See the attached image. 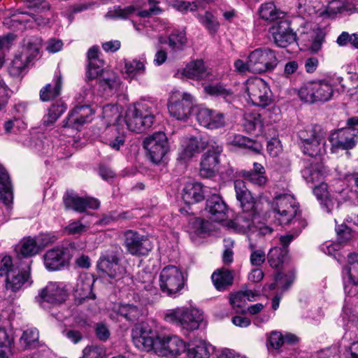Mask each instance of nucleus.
I'll return each instance as SVG.
<instances>
[{"label":"nucleus","mask_w":358,"mask_h":358,"mask_svg":"<svg viewBox=\"0 0 358 358\" xmlns=\"http://www.w3.org/2000/svg\"><path fill=\"white\" fill-rule=\"evenodd\" d=\"M95 79L104 91L116 90L120 84L118 76L114 71L108 69L102 71Z\"/></svg>","instance_id":"nucleus-31"},{"label":"nucleus","mask_w":358,"mask_h":358,"mask_svg":"<svg viewBox=\"0 0 358 358\" xmlns=\"http://www.w3.org/2000/svg\"><path fill=\"white\" fill-rule=\"evenodd\" d=\"M194 105V96L187 92L173 95L169 99L168 109L170 115L178 120H186L191 115Z\"/></svg>","instance_id":"nucleus-13"},{"label":"nucleus","mask_w":358,"mask_h":358,"mask_svg":"<svg viewBox=\"0 0 358 358\" xmlns=\"http://www.w3.org/2000/svg\"><path fill=\"white\" fill-rule=\"evenodd\" d=\"M125 142V134L123 131L115 129L112 131L110 136L106 139V143L113 149L119 150Z\"/></svg>","instance_id":"nucleus-55"},{"label":"nucleus","mask_w":358,"mask_h":358,"mask_svg":"<svg viewBox=\"0 0 358 358\" xmlns=\"http://www.w3.org/2000/svg\"><path fill=\"white\" fill-rule=\"evenodd\" d=\"M288 250L280 247L272 248L267 255V259L270 266L273 268H278L286 260Z\"/></svg>","instance_id":"nucleus-46"},{"label":"nucleus","mask_w":358,"mask_h":358,"mask_svg":"<svg viewBox=\"0 0 358 358\" xmlns=\"http://www.w3.org/2000/svg\"><path fill=\"white\" fill-rule=\"evenodd\" d=\"M329 141L332 152H337L340 150H352L358 143V129L356 128L337 129L330 134Z\"/></svg>","instance_id":"nucleus-12"},{"label":"nucleus","mask_w":358,"mask_h":358,"mask_svg":"<svg viewBox=\"0 0 358 358\" xmlns=\"http://www.w3.org/2000/svg\"><path fill=\"white\" fill-rule=\"evenodd\" d=\"M186 43V34L182 31H175L169 37V45L173 51L183 50Z\"/></svg>","instance_id":"nucleus-49"},{"label":"nucleus","mask_w":358,"mask_h":358,"mask_svg":"<svg viewBox=\"0 0 358 358\" xmlns=\"http://www.w3.org/2000/svg\"><path fill=\"white\" fill-rule=\"evenodd\" d=\"M337 240L340 243H345L351 240L354 236L353 231L346 224H342L336 227Z\"/></svg>","instance_id":"nucleus-60"},{"label":"nucleus","mask_w":358,"mask_h":358,"mask_svg":"<svg viewBox=\"0 0 358 358\" xmlns=\"http://www.w3.org/2000/svg\"><path fill=\"white\" fill-rule=\"evenodd\" d=\"M164 319L184 329L194 331L199 328L203 317L196 309L180 307L169 310L164 315Z\"/></svg>","instance_id":"nucleus-7"},{"label":"nucleus","mask_w":358,"mask_h":358,"mask_svg":"<svg viewBox=\"0 0 358 358\" xmlns=\"http://www.w3.org/2000/svg\"><path fill=\"white\" fill-rule=\"evenodd\" d=\"M334 89L329 80H318L305 83L299 90V96L304 102L314 103L329 101Z\"/></svg>","instance_id":"nucleus-4"},{"label":"nucleus","mask_w":358,"mask_h":358,"mask_svg":"<svg viewBox=\"0 0 358 358\" xmlns=\"http://www.w3.org/2000/svg\"><path fill=\"white\" fill-rule=\"evenodd\" d=\"M196 120L200 125L210 129H220L226 124L223 113L206 108L198 109Z\"/></svg>","instance_id":"nucleus-17"},{"label":"nucleus","mask_w":358,"mask_h":358,"mask_svg":"<svg viewBox=\"0 0 358 358\" xmlns=\"http://www.w3.org/2000/svg\"><path fill=\"white\" fill-rule=\"evenodd\" d=\"M265 173H259L257 172H245L243 176L245 180L258 186H262L266 182Z\"/></svg>","instance_id":"nucleus-64"},{"label":"nucleus","mask_w":358,"mask_h":358,"mask_svg":"<svg viewBox=\"0 0 358 358\" xmlns=\"http://www.w3.org/2000/svg\"><path fill=\"white\" fill-rule=\"evenodd\" d=\"M211 279L217 289L224 290L227 286L232 285L234 276L231 271L221 269L215 271Z\"/></svg>","instance_id":"nucleus-40"},{"label":"nucleus","mask_w":358,"mask_h":358,"mask_svg":"<svg viewBox=\"0 0 358 358\" xmlns=\"http://www.w3.org/2000/svg\"><path fill=\"white\" fill-rule=\"evenodd\" d=\"M64 203L66 209H73L77 212H83L87 208L97 209L99 201L94 198H81L73 193H67L64 196Z\"/></svg>","instance_id":"nucleus-22"},{"label":"nucleus","mask_w":358,"mask_h":358,"mask_svg":"<svg viewBox=\"0 0 358 358\" xmlns=\"http://www.w3.org/2000/svg\"><path fill=\"white\" fill-rule=\"evenodd\" d=\"M203 87L206 94L212 96L222 98L227 103H231L235 99L233 91L221 83L203 84Z\"/></svg>","instance_id":"nucleus-27"},{"label":"nucleus","mask_w":358,"mask_h":358,"mask_svg":"<svg viewBox=\"0 0 358 358\" xmlns=\"http://www.w3.org/2000/svg\"><path fill=\"white\" fill-rule=\"evenodd\" d=\"M272 208L275 213V217L280 225L293 223L299 231L306 226V221L301 217V213L292 196L283 194L275 196Z\"/></svg>","instance_id":"nucleus-2"},{"label":"nucleus","mask_w":358,"mask_h":358,"mask_svg":"<svg viewBox=\"0 0 358 358\" xmlns=\"http://www.w3.org/2000/svg\"><path fill=\"white\" fill-rule=\"evenodd\" d=\"M44 264L49 271H56L64 267L70 259L69 250L63 247H57L48 250L43 256Z\"/></svg>","instance_id":"nucleus-18"},{"label":"nucleus","mask_w":358,"mask_h":358,"mask_svg":"<svg viewBox=\"0 0 358 358\" xmlns=\"http://www.w3.org/2000/svg\"><path fill=\"white\" fill-rule=\"evenodd\" d=\"M67 297V292L64 287L57 282H50L42 289L39 294V302H47L56 305L64 302Z\"/></svg>","instance_id":"nucleus-20"},{"label":"nucleus","mask_w":358,"mask_h":358,"mask_svg":"<svg viewBox=\"0 0 358 358\" xmlns=\"http://www.w3.org/2000/svg\"><path fill=\"white\" fill-rule=\"evenodd\" d=\"M228 143L241 148H248L255 153L259 154L262 150L261 143L254 141L243 135L235 134L229 137Z\"/></svg>","instance_id":"nucleus-32"},{"label":"nucleus","mask_w":358,"mask_h":358,"mask_svg":"<svg viewBox=\"0 0 358 358\" xmlns=\"http://www.w3.org/2000/svg\"><path fill=\"white\" fill-rule=\"evenodd\" d=\"M245 131L249 133L253 132L257 129L261 130L262 122L259 114H248L245 117L243 123Z\"/></svg>","instance_id":"nucleus-54"},{"label":"nucleus","mask_w":358,"mask_h":358,"mask_svg":"<svg viewBox=\"0 0 358 358\" xmlns=\"http://www.w3.org/2000/svg\"><path fill=\"white\" fill-rule=\"evenodd\" d=\"M103 61L100 59L89 62L87 71V78L90 80L95 79L102 71L106 70L103 69Z\"/></svg>","instance_id":"nucleus-59"},{"label":"nucleus","mask_w":358,"mask_h":358,"mask_svg":"<svg viewBox=\"0 0 358 358\" xmlns=\"http://www.w3.org/2000/svg\"><path fill=\"white\" fill-rule=\"evenodd\" d=\"M219 163V157L216 155H211L209 153H205L203 155L201 164L199 174L203 178H210L214 176L215 168Z\"/></svg>","instance_id":"nucleus-39"},{"label":"nucleus","mask_w":358,"mask_h":358,"mask_svg":"<svg viewBox=\"0 0 358 358\" xmlns=\"http://www.w3.org/2000/svg\"><path fill=\"white\" fill-rule=\"evenodd\" d=\"M29 64L23 56L16 55L8 67V73L13 78H22Z\"/></svg>","instance_id":"nucleus-41"},{"label":"nucleus","mask_w":358,"mask_h":358,"mask_svg":"<svg viewBox=\"0 0 358 358\" xmlns=\"http://www.w3.org/2000/svg\"><path fill=\"white\" fill-rule=\"evenodd\" d=\"M53 84H47L40 90V99L43 101H49L60 94L62 88V76L56 75Z\"/></svg>","instance_id":"nucleus-34"},{"label":"nucleus","mask_w":358,"mask_h":358,"mask_svg":"<svg viewBox=\"0 0 358 358\" xmlns=\"http://www.w3.org/2000/svg\"><path fill=\"white\" fill-rule=\"evenodd\" d=\"M103 115L108 124L113 125L119 124L121 117L118 107L115 105L110 104L103 108Z\"/></svg>","instance_id":"nucleus-53"},{"label":"nucleus","mask_w":358,"mask_h":358,"mask_svg":"<svg viewBox=\"0 0 358 358\" xmlns=\"http://www.w3.org/2000/svg\"><path fill=\"white\" fill-rule=\"evenodd\" d=\"M318 4L317 0H301L299 5V13L308 15H314L317 13Z\"/></svg>","instance_id":"nucleus-61"},{"label":"nucleus","mask_w":358,"mask_h":358,"mask_svg":"<svg viewBox=\"0 0 358 358\" xmlns=\"http://www.w3.org/2000/svg\"><path fill=\"white\" fill-rule=\"evenodd\" d=\"M247 294V293L244 294L243 291L231 294L230 297V303L233 308H237V310H239L240 309L242 311V308L245 306L248 301L246 299Z\"/></svg>","instance_id":"nucleus-62"},{"label":"nucleus","mask_w":358,"mask_h":358,"mask_svg":"<svg viewBox=\"0 0 358 358\" xmlns=\"http://www.w3.org/2000/svg\"><path fill=\"white\" fill-rule=\"evenodd\" d=\"M12 338L3 328H0V358H6L10 352Z\"/></svg>","instance_id":"nucleus-57"},{"label":"nucleus","mask_w":358,"mask_h":358,"mask_svg":"<svg viewBox=\"0 0 358 358\" xmlns=\"http://www.w3.org/2000/svg\"><path fill=\"white\" fill-rule=\"evenodd\" d=\"M319 133H325L320 126H315L301 129L298 133V136L306 145L317 137Z\"/></svg>","instance_id":"nucleus-52"},{"label":"nucleus","mask_w":358,"mask_h":358,"mask_svg":"<svg viewBox=\"0 0 358 358\" xmlns=\"http://www.w3.org/2000/svg\"><path fill=\"white\" fill-rule=\"evenodd\" d=\"M155 113L156 108L148 101H140L130 106L125 115L128 129L136 133L145 131L153 124Z\"/></svg>","instance_id":"nucleus-3"},{"label":"nucleus","mask_w":358,"mask_h":358,"mask_svg":"<svg viewBox=\"0 0 358 358\" xmlns=\"http://www.w3.org/2000/svg\"><path fill=\"white\" fill-rule=\"evenodd\" d=\"M136 9L133 6H129L122 8L120 6L115 7L113 10L107 13V16L112 18L127 19L135 12Z\"/></svg>","instance_id":"nucleus-58"},{"label":"nucleus","mask_w":358,"mask_h":358,"mask_svg":"<svg viewBox=\"0 0 358 358\" xmlns=\"http://www.w3.org/2000/svg\"><path fill=\"white\" fill-rule=\"evenodd\" d=\"M236 197L243 211L250 212V215L257 214V207L254 197L242 180L234 181Z\"/></svg>","instance_id":"nucleus-19"},{"label":"nucleus","mask_w":358,"mask_h":358,"mask_svg":"<svg viewBox=\"0 0 358 358\" xmlns=\"http://www.w3.org/2000/svg\"><path fill=\"white\" fill-rule=\"evenodd\" d=\"M199 21L210 34H215L220 26L216 17L209 12L199 16Z\"/></svg>","instance_id":"nucleus-56"},{"label":"nucleus","mask_w":358,"mask_h":358,"mask_svg":"<svg viewBox=\"0 0 358 358\" xmlns=\"http://www.w3.org/2000/svg\"><path fill=\"white\" fill-rule=\"evenodd\" d=\"M134 345L140 350H153L158 356H178L187 350L186 344L177 336L159 335L155 336L150 330L142 328L132 331Z\"/></svg>","instance_id":"nucleus-1"},{"label":"nucleus","mask_w":358,"mask_h":358,"mask_svg":"<svg viewBox=\"0 0 358 358\" xmlns=\"http://www.w3.org/2000/svg\"><path fill=\"white\" fill-rule=\"evenodd\" d=\"M95 280L87 275H81L78 279L73 288L76 301L82 303L86 299H94L96 296L92 292V287Z\"/></svg>","instance_id":"nucleus-21"},{"label":"nucleus","mask_w":358,"mask_h":358,"mask_svg":"<svg viewBox=\"0 0 358 358\" xmlns=\"http://www.w3.org/2000/svg\"><path fill=\"white\" fill-rule=\"evenodd\" d=\"M206 210L210 215V219L215 222H222L227 217L228 208L222 198L213 194L206 201Z\"/></svg>","instance_id":"nucleus-23"},{"label":"nucleus","mask_w":358,"mask_h":358,"mask_svg":"<svg viewBox=\"0 0 358 358\" xmlns=\"http://www.w3.org/2000/svg\"><path fill=\"white\" fill-rule=\"evenodd\" d=\"M250 212L243 211L241 214L238 215L234 220H231L228 226L234 229L236 231L241 234H245L251 231L253 227V220L257 215H250Z\"/></svg>","instance_id":"nucleus-26"},{"label":"nucleus","mask_w":358,"mask_h":358,"mask_svg":"<svg viewBox=\"0 0 358 358\" xmlns=\"http://www.w3.org/2000/svg\"><path fill=\"white\" fill-rule=\"evenodd\" d=\"M66 110V105L63 101L59 100L54 103L49 108L48 113L43 116L42 120L43 126L47 127L52 126Z\"/></svg>","instance_id":"nucleus-37"},{"label":"nucleus","mask_w":358,"mask_h":358,"mask_svg":"<svg viewBox=\"0 0 358 358\" xmlns=\"http://www.w3.org/2000/svg\"><path fill=\"white\" fill-rule=\"evenodd\" d=\"M182 74L187 78L192 80L209 79L210 72L204 65L202 60H196L189 63L183 69Z\"/></svg>","instance_id":"nucleus-24"},{"label":"nucleus","mask_w":358,"mask_h":358,"mask_svg":"<svg viewBox=\"0 0 358 358\" xmlns=\"http://www.w3.org/2000/svg\"><path fill=\"white\" fill-rule=\"evenodd\" d=\"M278 59L275 51L270 48H257L248 56L250 72L262 73L272 71L277 66Z\"/></svg>","instance_id":"nucleus-8"},{"label":"nucleus","mask_w":358,"mask_h":358,"mask_svg":"<svg viewBox=\"0 0 358 358\" xmlns=\"http://www.w3.org/2000/svg\"><path fill=\"white\" fill-rule=\"evenodd\" d=\"M124 245L129 253L141 256L148 254L150 248L146 246L147 238L134 230H127L124 234Z\"/></svg>","instance_id":"nucleus-16"},{"label":"nucleus","mask_w":358,"mask_h":358,"mask_svg":"<svg viewBox=\"0 0 358 358\" xmlns=\"http://www.w3.org/2000/svg\"><path fill=\"white\" fill-rule=\"evenodd\" d=\"M269 38L279 48H286L296 41V34L289 21L280 20L268 30Z\"/></svg>","instance_id":"nucleus-14"},{"label":"nucleus","mask_w":358,"mask_h":358,"mask_svg":"<svg viewBox=\"0 0 358 358\" xmlns=\"http://www.w3.org/2000/svg\"><path fill=\"white\" fill-rule=\"evenodd\" d=\"M302 177L307 183L315 185L322 181L324 176V167L319 164H310L301 171Z\"/></svg>","instance_id":"nucleus-33"},{"label":"nucleus","mask_w":358,"mask_h":358,"mask_svg":"<svg viewBox=\"0 0 358 358\" xmlns=\"http://www.w3.org/2000/svg\"><path fill=\"white\" fill-rule=\"evenodd\" d=\"M29 266L27 268L15 267L11 257L5 256L2 258L0 264V276L6 277V287L12 292H16L29 280Z\"/></svg>","instance_id":"nucleus-5"},{"label":"nucleus","mask_w":358,"mask_h":358,"mask_svg":"<svg viewBox=\"0 0 358 358\" xmlns=\"http://www.w3.org/2000/svg\"><path fill=\"white\" fill-rule=\"evenodd\" d=\"M325 133H319L317 137L306 145H303V152L312 157L324 155L326 153Z\"/></svg>","instance_id":"nucleus-29"},{"label":"nucleus","mask_w":358,"mask_h":358,"mask_svg":"<svg viewBox=\"0 0 358 358\" xmlns=\"http://www.w3.org/2000/svg\"><path fill=\"white\" fill-rule=\"evenodd\" d=\"M143 145L148 152V155L154 164L160 163L169 150L168 138L164 132L154 133L147 137Z\"/></svg>","instance_id":"nucleus-11"},{"label":"nucleus","mask_w":358,"mask_h":358,"mask_svg":"<svg viewBox=\"0 0 358 358\" xmlns=\"http://www.w3.org/2000/svg\"><path fill=\"white\" fill-rule=\"evenodd\" d=\"M41 47V39L38 37H31L27 41L23 52L20 55L30 63L38 54Z\"/></svg>","instance_id":"nucleus-44"},{"label":"nucleus","mask_w":358,"mask_h":358,"mask_svg":"<svg viewBox=\"0 0 358 358\" xmlns=\"http://www.w3.org/2000/svg\"><path fill=\"white\" fill-rule=\"evenodd\" d=\"M185 285L182 272L176 266H165L159 275V287L161 291L171 297H176Z\"/></svg>","instance_id":"nucleus-6"},{"label":"nucleus","mask_w":358,"mask_h":358,"mask_svg":"<svg viewBox=\"0 0 358 358\" xmlns=\"http://www.w3.org/2000/svg\"><path fill=\"white\" fill-rule=\"evenodd\" d=\"M115 311L117 315L131 322L138 321L143 314L142 307L134 303H121L115 308Z\"/></svg>","instance_id":"nucleus-28"},{"label":"nucleus","mask_w":358,"mask_h":358,"mask_svg":"<svg viewBox=\"0 0 358 358\" xmlns=\"http://www.w3.org/2000/svg\"><path fill=\"white\" fill-rule=\"evenodd\" d=\"M275 281L276 282L278 288L285 291L291 286L294 281V278L292 275H284L278 273L275 275Z\"/></svg>","instance_id":"nucleus-63"},{"label":"nucleus","mask_w":358,"mask_h":358,"mask_svg":"<svg viewBox=\"0 0 358 358\" xmlns=\"http://www.w3.org/2000/svg\"><path fill=\"white\" fill-rule=\"evenodd\" d=\"M185 354L188 358H208L210 351L204 341H198L189 344Z\"/></svg>","instance_id":"nucleus-42"},{"label":"nucleus","mask_w":358,"mask_h":358,"mask_svg":"<svg viewBox=\"0 0 358 358\" xmlns=\"http://www.w3.org/2000/svg\"><path fill=\"white\" fill-rule=\"evenodd\" d=\"M154 276L151 273L142 271L138 272L136 278V287L140 290L152 291Z\"/></svg>","instance_id":"nucleus-48"},{"label":"nucleus","mask_w":358,"mask_h":358,"mask_svg":"<svg viewBox=\"0 0 358 358\" xmlns=\"http://www.w3.org/2000/svg\"><path fill=\"white\" fill-rule=\"evenodd\" d=\"M347 270L349 280L355 285H358V255L350 254L348 256Z\"/></svg>","instance_id":"nucleus-51"},{"label":"nucleus","mask_w":358,"mask_h":358,"mask_svg":"<svg viewBox=\"0 0 358 358\" xmlns=\"http://www.w3.org/2000/svg\"><path fill=\"white\" fill-rule=\"evenodd\" d=\"M355 7L352 4L343 0H333L329 2L325 10L321 14L334 17L338 13H352Z\"/></svg>","instance_id":"nucleus-36"},{"label":"nucleus","mask_w":358,"mask_h":358,"mask_svg":"<svg viewBox=\"0 0 358 358\" xmlns=\"http://www.w3.org/2000/svg\"><path fill=\"white\" fill-rule=\"evenodd\" d=\"M124 69L127 78L137 80L145 73V66L143 62L136 59L124 61Z\"/></svg>","instance_id":"nucleus-38"},{"label":"nucleus","mask_w":358,"mask_h":358,"mask_svg":"<svg viewBox=\"0 0 358 358\" xmlns=\"http://www.w3.org/2000/svg\"><path fill=\"white\" fill-rule=\"evenodd\" d=\"M11 17H15V21L23 24L25 26L32 27L33 23H36L38 25H41V22H38L36 15L29 11H27L22 8L16 9Z\"/></svg>","instance_id":"nucleus-47"},{"label":"nucleus","mask_w":358,"mask_h":358,"mask_svg":"<svg viewBox=\"0 0 358 358\" xmlns=\"http://www.w3.org/2000/svg\"><path fill=\"white\" fill-rule=\"evenodd\" d=\"M16 251L18 256L28 257L36 255L39 251V247L34 239L28 238L21 241L17 246Z\"/></svg>","instance_id":"nucleus-45"},{"label":"nucleus","mask_w":358,"mask_h":358,"mask_svg":"<svg viewBox=\"0 0 358 358\" xmlns=\"http://www.w3.org/2000/svg\"><path fill=\"white\" fill-rule=\"evenodd\" d=\"M26 123L19 117H13L6 120L3 124V129L6 134H18L25 130Z\"/></svg>","instance_id":"nucleus-50"},{"label":"nucleus","mask_w":358,"mask_h":358,"mask_svg":"<svg viewBox=\"0 0 358 358\" xmlns=\"http://www.w3.org/2000/svg\"><path fill=\"white\" fill-rule=\"evenodd\" d=\"M94 114V110L88 105L76 106L62 122V127L80 129L85 123L92 121Z\"/></svg>","instance_id":"nucleus-15"},{"label":"nucleus","mask_w":358,"mask_h":358,"mask_svg":"<svg viewBox=\"0 0 358 358\" xmlns=\"http://www.w3.org/2000/svg\"><path fill=\"white\" fill-rule=\"evenodd\" d=\"M182 199L187 204H193L203 201L204 190L202 185L196 182H187L183 189Z\"/></svg>","instance_id":"nucleus-25"},{"label":"nucleus","mask_w":358,"mask_h":358,"mask_svg":"<svg viewBox=\"0 0 358 358\" xmlns=\"http://www.w3.org/2000/svg\"><path fill=\"white\" fill-rule=\"evenodd\" d=\"M122 250L114 246L106 250L100 257L97 267L110 278H121L126 272L125 268L120 264Z\"/></svg>","instance_id":"nucleus-9"},{"label":"nucleus","mask_w":358,"mask_h":358,"mask_svg":"<svg viewBox=\"0 0 358 358\" xmlns=\"http://www.w3.org/2000/svg\"><path fill=\"white\" fill-rule=\"evenodd\" d=\"M206 147V141L201 138L192 137L187 140L184 148L180 155V158L187 161L194 156L195 154L200 152Z\"/></svg>","instance_id":"nucleus-30"},{"label":"nucleus","mask_w":358,"mask_h":358,"mask_svg":"<svg viewBox=\"0 0 358 358\" xmlns=\"http://www.w3.org/2000/svg\"><path fill=\"white\" fill-rule=\"evenodd\" d=\"M245 92L252 104L265 107L272 101V93L267 83L262 79L255 78L245 83Z\"/></svg>","instance_id":"nucleus-10"},{"label":"nucleus","mask_w":358,"mask_h":358,"mask_svg":"<svg viewBox=\"0 0 358 358\" xmlns=\"http://www.w3.org/2000/svg\"><path fill=\"white\" fill-rule=\"evenodd\" d=\"M258 12L260 17L266 21H274L284 16V13L278 10L272 2L262 4Z\"/></svg>","instance_id":"nucleus-43"},{"label":"nucleus","mask_w":358,"mask_h":358,"mask_svg":"<svg viewBox=\"0 0 358 358\" xmlns=\"http://www.w3.org/2000/svg\"><path fill=\"white\" fill-rule=\"evenodd\" d=\"M0 200L9 205L13 200L10 178L6 171L0 166Z\"/></svg>","instance_id":"nucleus-35"}]
</instances>
